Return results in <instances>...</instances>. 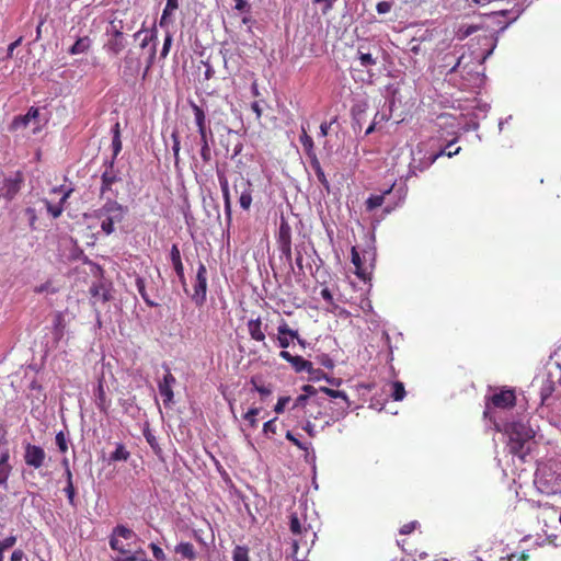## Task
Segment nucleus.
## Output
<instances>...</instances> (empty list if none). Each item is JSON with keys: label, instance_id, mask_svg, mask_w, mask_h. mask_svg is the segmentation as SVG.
<instances>
[{"label": "nucleus", "instance_id": "f257e3e1", "mask_svg": "<svg viewBox=\"0 0 561 561\" xmlns=\"http://www.w3.org/2000/svg\"><path fill=\"white\" fill-rule=\"evenodd\" d=\"M504 432L508 438L507 449L510 454L525 459L529 454L535 437V430L526 419H518L508 422L504 426Z\"/></svg>", "mask_w": 561, "mask_h": 561}, {"label": "nucleus", "instance_id": "f03ea898", "mask_svg": "<svg viewBox=\"0 0 561 561\" xmlns=\"http://www.w3.org/2000/svg\"><path fill=\"white\" fill-rule=\"evenodd\" d=\"M104 199V204L95 209L92 216L100 220L102 232L110 236L115 232V225L121 224L125 219L129 208L113 197Z\"/></svg>", "mask_w": 561, "mask_h": 561}, {"label": "nucleus", "instance_id": "7ed1b4c3", "mask_svg": "<svg viewBox=\"0 0 561 561\" xmlns=\"http://www.w3.org/2000/svg\"><path fill=\"white\" fill-rule=\"evenodd\" d=\"M444 153V149L434 150L430 141L417 144L415 148L411 149V161L405 179L424 172Z\"/></svg>", "mask_w": 561, "mask_h": 561}, {"label": "nucleus", "instance_id": "20e7f679", "mask_svg": "<svg viewBox=\"0 0 561 561\" xmlns=\"http://www.w3.org/2000/svg\"><path fill=\"white\" fill-rule=\"evenodd\" d=\"M110 546L124 556H145V551L137 545V535L133 528H114Z\"/></svg>", "mask_w": 561, "mask_h": 561}, {"label": "nucleus", "instance_id": "39448f33", "mask_svg": "<svg viewBox=\"0 0 561 561\" xmlns=\"http://www.w3.org/2000/svg\"><path fill=\"white\" fill-rule=\"evenodd\" d=\"M535 486L542 494H557L561 492V476L551 468L542 467L536 471Z\"/></svg>", "mask_w": 561, "mask_h": 561}, {"label": "nucleus", "instance_id": "423d86ee", "mask_svg": "<svg viewBox=\"0 0 561 561\" xmlns=\"http://www.w3.org/2000/svg\"><path fill=\"white\" fill-rule=\"evenodd\" d=\"M103 168L104 171L101 174L100 198H116L118 192L113 188V185L122 181L121 171L115 167L113 160H105L103 162Z\"/></svg>", "mask_w": 561, "mask_h": 561}, {"label": "nucleus", "instance_id": "0eeeda50", "mask_svg": "<svg viewBox=\"0 0 561 561\" xmlns=\"http://www.w3.org/2000/svg\"><path fill=\"white\" fill-rule=\"evenodd\" d=\"M24 184L23 172L18 170L8 175H3L0 181V197L11 202L13 201Z\"/></svg>", "mask_w": 561, "mask_h": 561}, {"label": "nucleus", "instance_id": "6e6552de", "mask_svg": "<svg viewBox=\"0 0 561 561\" xmlns=\"http://www.w3.org/2000/svg\"><path fill=\"white\" fill-rule=\"evenodd\" d=\"M122 30V21H111L110 27L106 30V34L110 35L111 38L105 44V49L114 55H118L126 47V41Z\"/></svg>", "mask_w": 561, "mask_h": 561}, {"label": "nucleus", "instance_id": "1a4fd4ad", "mask_svg": "<svg viewBox=\"0 0 561 561\" xmlns=\"http://www.w3.org/2000/svg\"><path fill=\"white\" fill-rule=\"evenodd\" d=\"M194 293L191 296L192 300L197 307H201L206 301L207 295V268L204 263L199 262L195 283L193 285Z\"/></svg>", "mask_w": 561, "mask_h": 561}, {"label": "nucleus", "instance_id": "9d476101", "mask_svg": "<svg viewBox=\"0 0 561 561\" xmlns=\"http://www.w3.org/2000/svg\"><path fill=\"white\" fill-rule=\"evenodd\" d=\"M236 193L240 194L239 204L244 210H248L252 204V184L243 175L239 174L233 181Z\"/></svg>", "mask_w": 561, "mask_h": 561}, {"label": "nucleus", "instance_id": "9b49d317", "mask_svg": "<svg viewBox=\"0 0 561 561\" xmlns=\"http://www.w3.org/2000/svg\"><path fill=\"white\" fill-rule=\"evenodd\" d=\"M10 451L4 448L0 453V503L9 493L8 480L12 471V466L9 462Z\"/></svg>", "mask_w": 561, "mask_h": 561}, {"label": "nucleus", "instance_id": "f8f14e48", "mask_svg": "<svg viewBox=\"0 0 561 561\" xmlns=\"http://www.w3.org/2000/svg\"><path fill=\"white\" fill-rule=\"evenodd\" d=\"M415 530L416 528H401V538L397 540L402 550L409 554L419 553L416 541L420 539L422 531L416 533Z\"/></svg>", "mask_w": 561, "mask_h": 561}, {"label": "nucleus", "instance_id": "ddd939ff", "mask_svg": "<svg viewBox=\"0 0 561 561\" xmlns=\"http://www.w3.org/2000/svg\"><path fill=\"white\" fill-rule=\"evenodd\" d=\"M141 66L140 58L131 50H128L123 59L122 78L125 82H131L139 73Z\"/></svg>", "mask_w": 561, "mask_h": 561}, {"label": "nucleus", "instance_id": "4468645a", "mask_svg": "<svg viewBox=\"0 0 561 561\" xmlns=\"http://www.w3.org/2000/svg\"><path fill=\"white\" fill-rule=\"evenodd\" d=\"M23 458L27 466L39 469L45 462L46 453L41 446L27 443L24 447Z\"/></svg>", "mask_w": 561, "mask_h": 561}, {"label": "nucleus", "instance_id": "2eb2a0df", "mask_svg": "<svg viewBox=\"0 0 561 561\" xmlns=\"http://www.w3.org/2000/svg\"><path fill=\"white\" fill-rule=\"evenodd\" d=\"M163 368L165 369V374L163 378L158 381V389L161 397L163 398V403L169 405L173 402L174 393L172 387L175 385L176 379L167 365H163Z\"/></svg>", "mask_w": 561, "mask_h": 561}, {"label": "nucleus", "instance_id": "dca6fc26", "mask_svg": "<svg viewBox=\"0 0 561 561\" xmlns=\"http://www.w3.org/2000/svg\"><path fill=\"white\" fill-rule=\"evenodd\" d=\"M216 174L218 178V182L224 197V208L225 214L227 216L228 222L231 221V197H230V191H229V182L226 176V173L222 169L217 168Z\"/></svg>", "mask_w": 561, "mask_h": 561}, {"label": "nucleus", "instance_id": "f3484780", "mask_svg": "<svg viewBox=\"0 0 561 561\" xmlns=\"http://www.w3.org/2000/svg\"><path fill=\"white\" fill-rule=\"evenodd\" d=\"M489 401L495 408H511L515 404V394L513 390H501L489 398Z\"/></svg>", "mask_w": 561, "mask_h": 561}, {"label": "nucleus", "instance_id": "a211bd4d", "mask_svg": "<svg viewBox=\"0 0 561 561\" xmlns=\"http://www.w3.org/2000/svg\"><path fill=\"white\" fill-rule=\"evenodd\" d=\"M39 115L37 107H30L25 115L15 116L10 125L11 130H19L26 128L32 121H35Z\"/></svg>", "mask_w": 561, "mask_h": 561}, {"label": "nucleus", "instance_id": "6ab92c4d", "mask_svg": "<svg viewBox=\"0 0 561 561\" xmlns=\"http://www.w3.org/2000/svg\"><path fill=\"white\" fill-rule=\"evenodd\" d=\"M66 329V320L65 314L62 312H56L53 320V344L51 346L47 345V350L55 347L58 342L64 337Z\"/></svg>", "mask_w": 561, "mask_h": 561}, {"label": "nucleus", "instance_id": "aec40b11", "mask_svg": "<svg viewBox=\"0 0 561 561\" xmlns=\"http://www.w3.org/2000/svg\"><path fill=\"white\" fill-rule=\"evenodd\" d=\"M357 57L362 67H371L377 65V58L370 53V45L367 41H363L357 46Z\"/></svg>", "mask_w": 561, "mask_h": 561}, {"label": "nucleus", "instance_id": "412c9836", "mask_svg": "<svg viewBox=\"0 0 561 561\" xmlns=\"http://www.w3.org/2000/svg\"><path fill=\"white\" fill-rule=\"evenodd\" d=\"M198 135H199V146H201L199 156H201L203 163L207 164L213 159L211 148H210V142L213 141V131L208 130L207 133L198 134Z\"/></svg>", "mask_w": 561, "mask_h": 561}, {"label": "nucleus", "instance_id": "4be33fe9", "mask_svg": "<svg viewBox=\"0 0 561 561\" xmlns=\"http://www.w3.org/2000/svg\"><path fill=\"white\" fill-rule=\"evenodd\" d=\"M94 402L100 411L107 413L111 407V401L106 397L103 379H100L98 382L96 389L94 391Z\"/></svg>", "mask_w": 561, "mask_h": 561}, {"label": "nucleus", "instance_id": "5701e85b", "mask_svg": "<svg viewBox=\"0 0 561 561\" xmlns=\"http://www.w3.org/2000/svg\"><path fill=\"white\" fill-rule=\"evenodd\" d=\"M328 396L333 399L342 400L341 407L336 408V417L334 420L344 417L347 414L350 405H351L347 394L344 391L331 389L330 391H328Z\"/></svg>", "mask_w": 561, "mask_h": 561}, {"label": "nucleus", "instance_id": "b1692460", "mask_svg": "<svg viewBox=\"0 0 561 561\" xmlns=\"http://www.w3.org/2000/svg\"><path fill=\"white\" fill-rule=\"evenodd\" d=\"M188 104L194 113L195 124L197 126L198 134H204L208 130H211L206 126V115L204 110L192 100H188Z\"/></svg>", "mask_w": 561, "mask_h": 561}, {"label": "nucleus", "instance_id": "393cba45", "mask_svg": "<svg viewBox=\"0 0 561 561\" xmlns=\"http://www.w3.org/2000/svg\"><path fill=\"white\" fill-rule=\"evenodd\" d=\"M248 330L252 340L257 342L265 341V334L262 331V321L260 318L248 321Z\"/></svg>", "mask_w": 561, "mask_h": 561}, {"label": "nucleus", "instance_id": "a878e982", "mask_svg": "<svg viewBox=\"0 0 561 561\" xmlns=\"http://www.w3.org/2000/svg\"><path fill=\"white\" fill-rule=\"evenodd\" d=\"M310 167L314 171L318 181L321 183V185L329 192L330 191V183L325 176V173L320 164V161L317 156L309 158Z\"/></svg>", "mask_w": 561, "mask_h": 561}, {"label": "nucleus", "instance_id": "bb28decb", "mask_svg": "<svg viewBox=\"0 0 561 561\" xmlns=\"http://www.w3.org/2000/svg\"><path fill=\"white\" fill-rule=\"evenodd\" d=\"M179 8V0H167L165 7L162 11V15L159 21L161 27L168 26L172 20L170 16Z\"/></svg>", "mask_w": 561, "mask_h": 561}, {"label": "nucleus", "instance_id": "cd10ccee", "mask_svg": "<svg viewBox=\"0 0 561 561\" xmlns=\"http://www.w3.org/2000/svg\"><path fill=\"white\" fill-rule=\"evenodd\" d=\"M558 517V508L554 506L543 505L540 508V513L538 515V522H542L545 526H548L549 523H554Z\"/></svg>", "mask_w": 561, "mask_h": 561}, {"label": "nucleus", "instance_id": "c85d7f7f", "mask_svg": "<svg viewBox=\"0 0 561 561\" xmlns=\"http://www.w3.org/2000/svg\"><path fill=\"white\" fill-rule=\"evenodd\" d=\"M122 140H121V130H119V123H116L112 127V150L113 154L110 160H113V163H115L117 156L122 151Z\"/></svg>", "mask_w": 561, "mask_h": 561}, {"label": "nucleus", "instance_id": "c756f323", "mask_svg": "<svg viewBox=\"0 0 561 561\" xmlns=\"http://www.w3.org/2000/svg\"><path fill=\"white\" fill-rule=\"evenodd\" d=\"M92 41L89 36L79 37L75 44L68 49L70 55H80L87 53L91 47Z\"/></svg>", "mask_w": 561, "mask_h": 561}, {"label": "nucleus", "instance_id": "7c9ffc66", "mask_svg": "<svg viewBox=\"0 0 561 561\" xmlns=\"http://www.w3.org/2000/svg\"><path fill=\"white\" fill-rule=\"evenodd\" d=\"M72 190H68L62 197L60 198L59 203L54 205L50 202L46 201V209L51 215L53 218H58L62 211H64V203L67 201V198L70 196Z\"/></svg>", "mask_w": 561, "mask_h": 561}, {"label": "nucleus", "instance_id": "2f4dec72", "mask_svg": "<svg viewBox=\"0 0 561 561\" xmlns=\"http://www.w3.org/2000/svg\"><path fill=\"white\" fill-rule=\"evenodd\" d=\"M351 260H352V263L354 264L355 268H356V275L362 278V279H366L367 275H368V272L367 270L364 267V264L362 262V257H360V254L359 252L357 251V249L355 247L352 248V251H351Z\"/></svg>", "mask_w": 561, "mask_h": 561}, {"label": "nucleus", "instance_id": "473e14b6", "mask_svg": "<svg viewBox=\"0 0 561 561\" xmlns=\"http://www.w3.org/2000/svg\"><path fill=\"white\" fill-rule=\"evenodd\" d=\"M130 456V453L126 449L124 444L116 443L115 444V450L111 453L108 457L110 462H116V461H126L128 460Z\"/></svg>", "mask_w": 561, "mask_h": 561}, {"label": "nucleus", "instance_id": "72a5a7b5", "mask_svg": "<svg viewBox=\"0 0 561 561\" xmlns=\"http://www.w3.org/2000/svg\"><path fill=\"white\" fill-rule=\"evenodd\" d=\"M144 436L146 438V442L149 444V446L151 447L152 451L154 453V455L157 457H159L160 459H162V449H161V447H160V445H159V443L157 440V437L150 431L148 424L144 428Z\"/></svg>", "mask_w": 561, "mask_h": 561}, {"label": "nucleus", "instance_id": "f704fd0d", "mask_svg": "<svg viewBox=\"0 0 561 561\" xmlns=\"http://www.w3.org/2000/svg\"><path fill=\"white\" fill-rule=\"evenodd\" d=\"M156 42H157V28H156V26H153L150 30V33L148 35H146L145 38L140 43L141 48H146L150 43H152V46L150 48V61L156 56V46H157Z\"/></svg>", "mask_w": 561, "mask_h": 561}, {"label": "nucleus", "instance_id": "c9c22d12", "mask_svg": "<svg viewBox=\"0 0 561 561\" xmlns=\"http://www.w3.org/2000/svg\"><path fill=\"white\" fill-rule=\"evenodd\" d=\"M278 248L291 245L290 228L287 224H282L278 231L277 238Z\"/></svg>", "mask_w": 561, "mask_h": 561}, {"label": "nucleus", "instance_id": "e433bc0d", "mask_svg": "<svg viewBox=\"0 0 561 561\" xmlns=\"http://www.w3.org/2000/svg\"><path fill=\"white\" fill-rule=\"evenodd\" d=\"M391 193V188L386 190L380 195H371L366 201V208L367 210H374L375 208L381 206L383 204L386 195H389Z\"/></svg>", "mask_w": 561, "mask_h": 561}, {"label": "nucleus", "instance_id": "4c0bfd02", "mask_svg": "<svg viewBox=\"0 0 561 561\" xmlns=\"http://www.w3.org/2000/svg\"><path fill=\"white\" fill-rule=\"evenodd\" d=\"M291 367L296 373H302L311 369L312 363L305 359L304 357L296 355L294 356L293 360L290 362Z\"/></svg>", "mask_w": 561, "mask_h": 561}, {"label": "nucleus", "instance_id": "58836bf2", "mask_svg": "<svg viewBox=\"0 0 561 561\" xmlns=\"http://www.w3.org/2000/svg\"><path fill=\"white\" fill-rule=\"evenodd\" d=\"M523 12H524V8L518 7V5L514 7L511 10H501V11L496 12L495 14H500V15H503V16H507L510 14H514L511 18V20L508 21V23L500 28L499 33L503 32L511 23L515 22L523 14Z\"/></svg>", "mask_w": 561, "mask_h": 561}, {"label": "nucleus", "instance_id": "ea45409f", "mask_svg": "<svg viewBox=\"0 0 561 561\" xmlns=\"http://www.w3.org/2000/svg\"><path fill=\"white\" fill-rule=\"evenodd\" d=\"M175 552L181 554L183 558L194 560L196 554L192 543L181 542L175 547Z\"/></svg>", "mask_w": 561, "mask_h": 561}, {"label": "nucleus", "instance_id": "a19ab883", "mask_svg": "<svg viewBox=\"0 0 561 561\" xmlns=\"http://www.w3.org/2000/svg\"><path fill=\"white\" fill-rule=\"evenodd\" d=\"M300 142L306 151V154L309 158L317 156L314 151V145L312 138L302 129V134L300 136Z\"/></svg>", "mask_w": 561, "mask_h": 561}, {"label": "nucleus", "instance_id": "79ce46f5", "mask_svg": "<svg viewBox=\"0 0 561 561\" xmlns=\"http://www.w3.org/2000/svg\"><path fill=\"white\" fill-rule=\"evenodd\" d=\"M136 287H137L139 295L141 296V298L144 299V301L146 302L147 306H149V307L158 306L157 302H154L153 300H151L149 298V295L147 294V290H146V283L142 277L136 278Z\"/></svg>", "mask_w": 561, "mask_h": 561}, {"label": "nucleus", "instance_id": "37998d69", "mask_svg": "<svg viewBox=\"0 0 561 561\" xmlns=\"http://www.w3.org/2000/svg\"><path fill=\"white\" fill-rule=\"evenodd\" d=\"M479 561H495L491 559V556H489L488 559H483L482 557L477 558ZM529 556L523 551L520 553H510L505 557H501L499 561H528Z\"/></svg>", "mask_w": 561, "mask_h": 561}, {"label": "nucleus", "instance_id": "c03bdc74", "mask_svg": "<svg viewBox=\"0 0 561 561\" xmlns=\"http://www.w3.org/2000/svg\"><path fill=\"white\" fill-rule=\"evenodd\" d=\"M171 139L173 142L172 152H173V157H174V165H175V168H178L179 163H180V150H181V141H180V136H179L178 130L172 131Z\"/></svg>", "mask_w": 561, "mask_h": 561}, {"label": "nucleus", "instance_id": "a18cd8bd", "mask_svg": "<svg viewBox=\"0 0 561 561\" xmlns=\"http://www.w3.org/2000/svg\"><path fill=\"white\" fill-rule=\"evenodd\" d=\"M232 561H250L249 549L244 546H236L232 551Z\"/></svg>", "mask_w": 561, "mask_h": 561}, {"label": "nucleus", "instance_id": "49530a36", "mask_svg": "<svg viewBox=\"0 0 561 561\" xmlns=\"http://www.w3.org/2000/svg\"><path fill=\"white\" fill-rule=\"evenodd\" d=\"M391 389H392L391 397L394 401H400L404 398L405 390H404V386L401 381L392 382Z\"/></svg>", "mask_w": 561, "mask_h": 561}, {"label": "nucleus", "instance_id": "de8ad7c7", "mask_svg": "<svg viewBox=\"0 0 561 561\" xmlns=\"http://www.w3.org/2000/svg\"><path fill=\"white\" fill-rule=\"evenodd\" d=\"M277 332L280 335H287L290 339L297 340L299 336L298 331L290 329L285 320H282L280 324L277 328Z\"/></svg>", "mask_w": 561, "mask_h": 561}, {"label": "nucleus", "instance_id": "09e8293b", "mask_svg": "<svg viewBox=\"0 0 561 561\" xmlns=\"http://www.w3.org/2000/svg\"><path fill=\"white\" fill-rule=\"evenodd\" d=\"M308 374H309L310 381H320V380L331 381L329 375L323 373L321 369L313 368V365H311V369L308 370Z\"/></svg>", "mask_w": 561, "mask_h": 561}, {"label": "nucleus", "instance_id": "8fccbe9b", "mask_svg": "<svg viewBox=\"0 0 561 561\" xmlns=\"http://www.w3.org/2000/svg\"><path fill=\"white\" fill-rule=\"evenodd\" d=\"M304 396H308V400H310V403L320 404V401L316 396L318 394L319 390L318 388L311 386V385H305L302 387Z\"/></svg>", "mask_w": 561, "mask_h": 561}, {"label": "nucleus", "instance_id": "3c124183", "mask_svg": "<svg viewBox=\"0 0 561 561\" xmlns=\"http://www.w3.org/2000/svg\"><path fill=\"white\" fill-rule=\"evenodd\" d=\"M316 359L321 366L328 369L334 368V360L330 357L329 354L322 353L320 355H317Z\"/></svg>", "mask_w": 561, "mask_h": 561}, {"label": "nucleus", "instance_id": "603ef678", "mask_svg": "<svg viewBox=\"0 0 561 561\" xmlns=\"http://www.w3.org/2000/svg\"><path fill=\"white\" fill-rule=\"evenodd\" d=\"M56 445L58 446V449L62 454H65L68 450V440L62 431H60L56 434Z\"/></svg>", "mask_w": 561, "mask_h": 561}, {"label": "nucleus", "instance_id": "864d4df0", "mask_svg": "<svg viewBox=\"0 0 561 561\" xmlns=\"http://www.w3.org/2000/svg\"><path fill=\"white\" fill-rule=\"evenodd\" d=\"M278 250L280 252V257L285 259V261L288 263L290 270L294 272L291 245L280 247V248H278Z\"/></svg>", "mask_w": 561, "mask_h": 561}, {"label": "nucleus", "instance_id": "5fc2aeb1", "mask_svg": "<svg viewBox=\"0 0 561 561\" xmlns=\"http://www.w3.org/2000/svg\"><path fill=\"white\" fill-rule=\"evenodd\" d=\"M172 41H173V37H172V34L167 31L165 33V37H164V42H163V46H162V49H161V57L162 58H165L170 51V48H171V45H172Z\"/></svg>", "mask_w": 561, "mask_h": 561}, {"label": "nucleus", "instance_id": "6e6d98bb", "mask_svg": "<svg viewBox=\"0 0 561 561\" xmlns=\"http://www.w3.org/2000/svg\"><path fill=\"white\" fill-rule=\"evenodd\" d=\"M259 412L260 410L257 408H252L244 414V420H247L252 427L257 425V420L255 416L259 414Z\"/></svg>", "mask_w": 561, "mask_h": 561}, {"label": "nucleus", "instance_id": "4d7b16f0", "mask_svg": "<svg viewBox=\"0 0 561 561\" xmlns=\"http://www.w3.org/2000/svg\"><path fill=\"white\" fill-rule=\"evenodd\" d=\"M172 265H173V268H174V271H175L180 282L184 286V290L187 291V289L185 288L186 283H185L184 266H183L182 261L181 262H175Z\"/></svg>", "mask_w": 561, "mask_h": 561}, {"label": "nucleus", "instance_id": "13d9d810", "mask_svg": "<svg viewBox=\"0 0 561 561\" xmlns=\"http://www.w3.org/2000/svg\"><path fill=\"white\" fill-rule=\"evenodd\" d=\"M30 389L37 392L36 399L38 401H44L46 399V394L43 393V387H42V385L37 380H33L30 383Z\"/></svg>", "mask_w": 561, "mask_h": 561}, {"label": "nucleus", "instance_id": "bf43d9fd", "mask_svg": "<svg viewBox=\"0 0 561 561\" xmlns=\"http://www.w3.org/2000/svg\"><path fill=\"white\" fill-rule=\"evenodd\" d=\"M25 216L27 217L28 225L32 230L35 229V222L37 220L36 210L33 207H27L25 209Z\"/></svg>", "mask_w": 561, "mask_h": 561}, {"label": "nucleus", "instance_id": "052dcab7", "mask_svg": "<svg viewBox=\"0 0 561 561\" xmlns=\"http://www.w3.org/2000/svg\"><path fill=\"white\" fill-rule=\"evenodd\" d=\"M64 492L66 493V496L71 505H75V496H76V490L73 486V482H69L66 484Z\"/></svg>", "mask_w": 561, "mask_h": 561}, {"label": "nucleus", "instance_id": "680f3d73", "mask_svg": "<svg viewBox=\"0 0 561 561\" xmlns=\"http://www.w3.org/2000/svg\"><path fill=\"white\" fill-rule=\"evenodd\" d=\"M302 260H304V256H302V249H300L298 245L296 247V259H295V263H296V266H297V274H304V265H302Z\"/></svg>", "mask_w": 561, "mask_h": 561}, {"label": "nucleus", "instance_id": "e2e57ef3", "mask_svg": "<svg viewBox=\"0 0 561 561\" xmlns=\"http://www.w3.org/2000/svg\"><path fill=\"white\" fill-rule=\"evenodd\" d=\"M150 549L152 550V554L153 557L158 560V561H165V554L163 552V550L156 543L151 542L149 545Z\"/></svg>", "mask_w": 561, "mask_h": 561}, {"label": "nucleus", "instance_id": "0e129e2a", "mask_svg": "<svg viewBox=\"0 0 561 561\" xmlns=\"http://www.w3.org/2000/svg\"><path fill=\"white\" fill-rule=\"evenodd\" d=\"M478 30H480V26L479 25H467V26H462L460 28V38H466L470 35H472L473 33H476Z\"/></svg>", "mask_w": 561, "mask_h": 561}, {"label": "nucleus", "instance_id": "69168bd1", "mask_svg": "<svg viewBox=\"0 0 561 561\" xmlns=\"http://www.w3.org/2000/svg\"><path fill=\"white\" fill-rule=\"evenodd\" d=\"M286 438L288 440H290L294 445H296L299 449H301V450L308 449L307 444H305V443L300 442L298 438H296L295 435L290 431H287Z\"/></svg>", "mask_w": 561, "mask_h": 561}, {"label": "nucleus", "instance_id": "338daca9", "mask_svg": "<svg viewBox=\"0 0 561 561\" xmlns=\"http://www.w3.org/2000/svg\"><path fill=\"white\" fill-rule=\"evenodd\" d=\"M290 401V397H280L274 408L276 413H283L287 403Z\"/></svg>", "mask_w": 561, "mask_h": 561}, {"label": "nucleus", "instance_id": "774afa93", "mask_svg": "<svg viewBox=\"0 0 561 561\" xmlns=\"http://www.w3.org/2000/svg\"><path fill=\"white\" fill-rule=\"evenodd\" d=\"M391 8H392V3L389 1H380L376 5V10L379 14H386V13L390 12Z\"/></svg>", "mask_w": 561, "mask_h": 561}]
</instances>
